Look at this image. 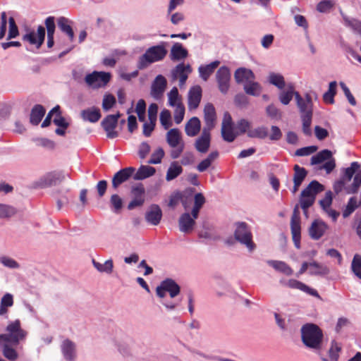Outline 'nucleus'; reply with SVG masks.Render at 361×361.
Returning <instances> with one entry per match:
<instances>
[{
    "label": "nucleus",
    "mask_w": 361,
    "mask_h": 361,
    "mask_svg": "<svg viewBox=\"0 0 361 361\" xmlns=\"http://www.w3.org/2000/svg\"><path fill=\"white\" fill-rule=\"evenodd\" d=\"M302 341L309 348L320 350L322 348L323 333L314 324L308 323L301 328Z\"/></svg>",
    "instance_id": "1"
},
{
    "label": "nucleus",
    "mask_w": 361,
    "mask_h": 361,
    "mask_svg": "<svg viewBox=\"0 0 361 361\" xmlns=\"http://www.w3.org/2000/svg\"><path fill=\"white\" fill-rule=\"evenodd\" d=\"M360 185H361V170L359 171L355 174L351 186L348 189H347V192L348 194L357 193Z\"/></svg>",
    "instance_id": "52"
},
{
    "label": "nucleus",
    "mask_w": 361,
    "mask_h": 361,
    "mask_svg": "<svg viewBox=\"0 0 361 361\" xmlns=\"http://www.w3.org/2000/svg\"><path fill=\"white\" fill-rule=\"evenodd\" d=\"M341 350V346L335 341L331 342V345L329 350V361H338L339 357V352Z\"/></svg>",
    "instance_id": "48"
},
{
    "label": "nucleus",
    "mask_w": 361,
    "mask_h": 361,
    "mask_svg": "<svg viewBox=\"0 0 361 361\" xmlns=\"http://www.w3.org/2000/svg\"><path fill=\"white\" fill-rule=\"evenodd\" d=\"M175 106L176 108L174 110L173 119L176 124H179L183 120L185 115V107L182 103H178Z\"/></svg>",
    "instance_id": "51"
},
{
    "label": "nucleus",
    "mask_w": 361,
    "mask_h": 361,
    "mask_svg": "<svg viewBox=\"0 0 361 361\" xmlns=\"http://www.w3.org/2000/svg\"><path fill=\"white\" fill-rule=\"evenodd\" d=\"M9 29L7 39H11L16 37L19 35V31L16 21L13 17L8 19Z\"/></svg>",
    "instance_id": "57"
},
{
    "label": "nucleus",
    "mask_w": 361,
    "mask_h": 361,
    "mask_svg": "<svg viewBox=\"0 0 361 361\" xmlns=\"http://www.w3.org/2000/svg\"><path fill=\"white\" fill-rule=\"evenodd\" d=\"M216 78L220 92L223 94L227 93L230 87L231 73L226 66H221L216 73Z\"/></svg>",
    "instance_id": "10"
},
{
    "label": "nucleus",
    "mask_w": 361,
    "mask_h": 361,
    "mask_svg": "<svg viewBox=\"0 0 361 361\" xmlns=\"http://www.w3.org/2000/svg\"><path fill=\"white\" fill-rule=\"evenodd\" d=\"M110 203L116 213H118L123 207V200L117 194L111 195Z\"/></svg>",
    "instance_id": "61"
},
{
    "label": "nucleus",
    "mask_w": 361,
    "mask_h": 361,
    "mask_svg": "<svg viewBox=\"0 0 361 361\" xmlns=\"http://www.w3.org/2000/svg\"><path fill=\"white\" fill-rule=\"evenodd\" d=\"M3 355L9 360L14 361L18 358V353L9 345L5 344L3 347Z\"/></svg>",
    "instance_id": "59"
},
{
    "label": "nucleus",
    "mask_w": 361,
    "mask_h": 361,
    "mask_svg": "<svg viewBox=\"0 0 361 361\" xmlns=\"http://www.w3.org/2000/svg\"><path fill=\"white\" fill-rule=\"evenodd\" d=\"M310 267L313 268L310 270V273L312 275H326L329 273V269L326 267H323L317 262L310 263Z\"/></svg>",
    "instance_id": "44"
},
{
    "label": "nucleus",
    "mask_w": 361,
    "mask_h": 361,
    "mask_svg": "<svg viewBox=\"0 0 361 361\" xmlns=\"http://www.w3.org/2000/svg\"><path fill=\"white\" fill-rule=\"evenodd\" d=\"M116 98L112 94H106L102 102V108L104 111H109L116 104Z\"/></svg>",
    "instance_id": "64"
},
{
    "label": "nucleus",
    "mask_w": 361,
    "mask_h": 361,
    "mask_svg": "<svg viewBox=\"0 0 361 361\" xmlns=\"http://www.w3.org/2000/svg\"><path fill=\"white\" fill-rule=\"evenodd\" d=\"M111 78L110 73L93 71L85 76V81L90 87L99 89L105 87L110 81Z\"/></svg>",
    "instance_id": "5"
},
{
    "label": "nucleus",
    "mask_w": 361,
    "mask_h": 361,
    "mask_svg": "<svg viewBox=\"0 0 361 361\" xmlns=\"http://www.w3.org/2000/svg\"><path fill=\"white\" fill-rule=\"evenodd\" d=\"M359 168L360 164L357 161L352 162L350 166L345 169L343 178L347 181H350Z\"/></svg>",
    "instance_id": "56"
},
{
    "label": "nucleus",
    "mask_w": 361,
    "mask_h": 361,
    "mask_svg": "<svg viewBox=\"0 0 361 361\" xmlns=\"http://www.w3.org/2000/svg\"><path fill=\"white\" fill-rule=\"evenodd\" d=\"M80 116L83 121L90 123H96L102 117L100 110L96 107H91L82 110L80 113Z\"/></svg>",
    "instance_id": "25"
},
{
    "label": "nucleus",
    "mask_w": 361,
    "mask_h": 361,
    "mask_svg": "<svg viewBox=\"0 0 361 361\" xmlns=\"http://www.w3.org/2000/svg\"><path fill=\"white\" fill-rule=\"evenodd\" d=\"M290 230L293 241L297 248L300 247L301 227L298 205H295L290 219Z\"/></svg>",
    "instance_id": "6"
},
{
    "label": "nucleus",
    "mask_w": 361,
    "mask_h": 361,
    "mask_svg": "<svg viewBox=\"0 0 361 361\" xmlns=\"http://www.w3.org/2000/svg\"><path fill=\"white\" fill-rule=\"evenodd\" d=\"M7 334H0L4 341L17 345L20 341L25 338L27 332L21 328L19 319L10 322L6 326Z\"/></svg>",
    "instance_id": "2"
},
{
    "label": "nucleus",
    "mask_w": 361,
    "mask_h": 361,
    "mask_svg": "<svg viewBox=\"0 0 361 361\" xmlns=\"http://www.w3.org/2000/svg\"><path fill=\"white\" fill-rule=\"evenodd\" d=\"M328 225L321 219H315L309 228V235L313 240L320 239L328 230Z\"/></svg>",
    "instance_id": "14"
},
{
    "label": "nucleus",
    "mask_w": 361,
    "mask_h": 361,
    "mask_svg": "<svg viewBox=\"0 0 361 361\" xmlns=\"http://www.w3.org/2000/svg\"><path fill=\"white\" fill-rule=\"evenodd\" d=\"M165 155L164 150L162 147H158L156 150L153 152L151 155V158L148 161V164H157L161 162L162 159Z\"/></svg>",
    "instance_id": "47"
},
{
    "label": "nucleus",
    "mask_w": 361,
    "mask_h": 361,
    "mask_svg": "<svg viewBox=\"0 0 361 361\" xmlns=\"http://www.w3.org/2000/svg\"><path fill=\"white\" fill-rule=\"evenodd\" d=\"M255 80H252L251 81L245 83L244 85V90L246 94L252 96H258L259 95L262 87L261 85L254 81Z\"/></svg>",
    "instance_id": "40"
},
{
    "label": "nucleus",
    "mask_w": 361,
    "mask_h": 361,
    "mask_svg": "<svg viewBox=\"0 0 361 361\" xmlns=\"http://www.w3.org/2000/svg\"><path fill=\"white\" fill-rule=\"evenodd\" d=\"M324 190L323 185L319 183L317 180H312L310 184L302 191L301 196L302 197H313L315 199L317 194L322 192Z\"/></svg>",
    "instance_id": "27"
},
{
    "label": "nucleus",
    "mask_w": 361,
    "mask_h": 361,
    "mask_svg": "<svg viewBox=\"0 0 361 361\" xmlns=\"http://www.w3.org/2000/svg\"><path fill=\"white\" fill-rule=\"evenodd\" d=\"M204 121L205 126L202 130L212 131L216 126V113L214 105L211 103H207L204 108Z\"/></svg>",
    "instance_id": "12"
},
{
    "label": "nucleus",
    "mask_w": 361,
    "mask_h": 361,
    "mask_svg": "<svg viewBox=\"0 0 361 361\" xmlns=\"http://www.w3.org/2000/svg\"><path fill=\"white\" fill-rule=\"evenodd\" d=\"M166 54L167 50L164 45L151 47L140 57L137 66L140 69L145 68L149 64L164 59Z\"/></svg>",
    "instance_id": "3"
},
{
    "label": "nucleus",
    "mask_w": 361,
    "mask_h": 361,
    "mask_svg": "<svg viewBox=\"0 0 361 361\" xmlns=\"http://www.w3.org/2000/svg\"><path fill=\"white\" fill-rule=\"evenodd\" d=\"M317 149L318 147L314 145L302 147L295 151V155L298 157L308 156L315 152Z\"/></svg>",
    "instance_id": "63"
},
{
    "label": "nucleus",
    "mask_w": 361,
    "mask_h": 361,
    "mask_svg": "<svg viewBox=\"0 0 361 361\" xmlns=\"http://www.w3.org/2000/svg\"><path fill=\"white\" fill-rule=\"evenodd\" d=\"M171 115L169 110H163L159 116L160 122L165 129H168L171 126Z\"/></svg>",
    "instance_id": "60"
},
{
    "label": "nucleus",
    "mask_w": 361,
    "mask_h": 361,
    "mask_svg": "<svg viewBox=\"0 0 361 361\" xmlns=\"http://www.w3.org/2000/svg\"><path fill=\"white\" fill-rule=\"evenodd\" d=\"M195 219H196L189 213H183L178 220L180 231L185 233H191L195 225Z\"/></svg>",
    "instance_id": "18"
},
{
    "label": "nucleus",
    "mask_w": 361,
    "mask_h": 361,
    "mask_svg": "<svg viewBox=\"0 0 361 361\" xmlns=\"http://www.w3.org/2000/svg\"><path fill=\"white\" fill-rule=\"evenodd\" d=\"M180 291L179 285L171 279H166L161 282L160 285L157 287L156 293L157 296L162 298L168 292L171 298H175Z\"/></svg>",
    "instance_id": "7"
},
{
    "label": "nucleus",
    "mask_w": 361,
    "mask_h": 361,
    "mask_svg": "<svg viewBox=\"0 0 361 361\" xmlns=\"http://www.w3.org/2000/svg\"><path fill=\"white\" fill-rule=\"evenodd\" d=\"M45 34V27L39 25L37 33L33 30H28L22 39L24 42H27L31 45H35L37 49H39L44 42Z\"/></svg>",
    "instance_id": "8"
},
{
    "label": "nucleus",
    "mask_w": 361,
    "mask_h": 361,
    "mask_svg": "<svg viewBox=\"0 0 361 361\" xmlns=\"http://www.w3.org/2000/svg\"><path fill=\"white\" fill-rule=\"evenodd\" d=\"M46 110L41 104H36L30 112V122L33 126H37L45 114Z\"/></svg>",
    "instance_id": "28"
},
{
    "label": "nucleus",
    "mask_w": 361,
    "mask_h": 361,
    "mask_svg": "<svg viewBox=\"0 0 361 361\" xmlns=\"http://www.w3.org/2000/svg\"><path fill=\"white\" fill-rule=\"evenodd\" d=\"M234 78L237 83H247L255 79L253 72L245 68H238L234 73Z\"/></svg>",
    "instance_id": "23"
},
{
    "label": "nucleus",
    "mask_w": 361,
    "mask_h": 361,
    "mask_svg": "<svg viewBox=\"0 0 361 361\" xmlns=\"http://www.w3.org/2000/svg\"><path fill=\"white\" fill-rule=\"evenodd\" d=\"M191 72L192 68L189 64L180 63L172 70L171 75L173 80L179 79V85L182 86L185 83Z\"/></svg>",
    "instance_id": "13"
},
{
    "label": "nucleus",
    "mask_w": 361,
    "mask_h": 361,
    "mask_svg": "<svg viewBox=\"0 0 361 361\" xmlns=\"http://www.w3.org/2000/svg\"><path fill=\"white\" fill-rule=\"evenodd\" d=\"M156 173V169L149 166L142 165L133 174L135 180H143L150 176H152Z\"/></svg>",
    "instance_id": "31"
},
{
    "label": "nucleus",
    "mask_w": 361,
    "mask_h": 361,
    "mask_svg": "<svg viewBox=\"0 0 361 361\" xmlns=\"http://www.w3.org/2000/svg\"><path fill=\"white\" fill-rule=\"evenodd\" d=\"M135 171L134 167H126L116 172L112 178V187L117 189L118 187L127 181Z\"/></svg>",
    "instance_id": "15"
},
{
    "label": "nucleus",
    "mask_w": 361,
    "mask_h": 361,
    "mask_svg": "<svg viewBox=\"0 0 361 361\" xmlns=\"http://www.w3.org/2000/svg\"><path fill=\"white\" fill-rule=\"evenodd\" d=\"M295 97L297 102V105L301 112L302 115L309 114L312 115V105L307 104V102L296 92H295Z\"/></svg>",
    "instance_id": "38"
},
{
    "label": "nucleus",
    "mask_w": 361,
    "mask_h": 361,
    "mask_svg": "<svg viewBox=\"0 0 361 361\" xmlns=\"http://www.w3.org/2000/svg\"><path fill=\"white\" fill-rule=\"evenodd\" d=\"M235 238L245 245L250 250H253L255 245L252 241V234L248 225L245 222H238L235 224Z\"/></svg>",
    "instance_id": "4"
},
{
    "label": "nucleus",
    "mask_w": 361,
    "mask_h": 361,
    "mask_svg": "<svg viewBox=\"0 0 361 361\" xmlns=\"http://www.w3.org/2000/svg\"><path fill=\"white\" fill-rule=\"evenodd\" d=\"M167 86L166 79L162 75H158L151 85L150 94L156 100L162 98Z\"/></svg>",
    "instance_id": "11"
},
{
    "label": "nucleus",
    "mask_w": 361,
    "mask_h": 361,
    "mask_svg": "<svg viewBox=\"0 0 361 361\" xmlns=\"http://www.w3.org/2000/svg\"><path fill=\"white\" fill-rule=\"evenodd\" d=\"M267 263L276 271L282 272L287 276H290L293 274V269L284 262L269 260L267 262Z\"/></svg>",
    "instance_id": "36"
},
{
    "label": "nucleus",
    "mask_w": 361,
    "mask_h": 361,
    "mask_svg": "<svg viewBox=\"0 0 361 361\" xmlns=\"http://www.w3.org/2000/svg\"><path fill=\"white\" fill-rule=\"evenodd\" d=\"M293 171H294V174H293L294 185H293L292 192H293V193H295L298 190L299 187L301 185L302 183L305 180V178H306V176L307 175V171L305 168L300 167L299 165H297V164H295L293 166Z\"/></svg>",
    "instance_id": "21"
},
{
    "label": "nucleus",
    "mask_w": 361,
    "mask_h": 361,
    "mask_svg": "<svg viewBox=\"0 0 361 361\" xmlns=\"http://www.w3.org/2000/svg\"><path fill=\"white\" fill-rule=\"evenodd\" d=\"M211 131L202 130L201 135L195 140V147L200 153H206L210 147Z\"/></svg>",
    "instance_id": "16"
},
{
    "label": "nucleus",
    "mask_w": 361,
    "mask_h": 361,
    "mask_svg": "<svg viewBox=\"0 0 361 361\" xmlns=\"http://www.w3.org/2000/svg\"><path fill=\"white\" fill-rule=\"evenodd\" d=\"M334 5L332 0H322L317 5V10L320 13L329 12Z\"/></svg>",
    "instance_id": "55"
},
{
    "label": "nucleus",
    "mask_w": 361,
    "mask_h": 361,
    "mask_svg": "<svg viewBox=\"0 0 361 361\" xmlns=\"http://www.w3.org/2000/svg\"><path fill=\"white\" fill-rule=\"evenodd\" d=\"M57 23L59 29L66 34L71 42L74 39V32L71 25V21L66 17L61 16L58 18Z\"/></svg>",
    "instance_id": "30"
},
{
    "label": "nucleus",
    "mask_w": 361,
    "mask_h": 361,
    "mask_svg": "<svg viewBox=\"0 0 361 361\" xmlns=\"http://www.w3.org/2000/svg\"><path fill=\"white\" fill-rule=\"evenodd\" d=\"M237 135V133L234 132L233 126L221 128V136L223 139L228 142H233Z\"/></svg>",
    "instance_id": "50"
},
{
    "label": "nucleus",
    "mask_w": 361,
    "mask_h": 361,
    "mask_svg": "<svg viewBox=\"0 0 361 361\" xmlns=\"http://www.w3.org/2000/svg\"><path fill=\"white\" fill-rule=\"evenodd\" d=\"M343 20L347 26L350 27L361 36V22L356 19H349L343 16Z\"/></svg>",
    "instance_id": "58"
},
{
    "label": "nucleus",
    "mask_w": 361,
    "mask_h": 361,
    "mask_svg": "<svg viewBox=\"0 0 361 361\" xmlns=\"http://www.w3.org/2000/svg\"><path fill=\"white\" fill-rule=\"evenodd\" d=\"M13 296L11 293H6L1 299L0 302V316L8 313V308L13 305Z\"/></svg>",
    "instance_id": "37"
},
{
    "label": "nucleus",
    "mask_w": 361,
    "mask_h": 361,
    "mask_svg": "<svg viewBox=\"0 0 361 361\" xmlns=\"http://www.w3.org/2000/svg\"><path fill=\"white\" fill-rule=\"evenodd\" d=\"M162 212L157 204H152L145 214L146 221L152 225L157 226L160 223Z\"/></svg>",
    "instance_id": "19"
},
{
    "label": "nucleus",
    "mask_w": 361,
    "mask_h": 361,
    "mask_svg": "<svg viewBox=\"0 0 361 361\" xmlns=\"http://www.w3.org/2000/svg\"><path fill=\"white\" fill-rule=\"evenodd\" d=\"M183 168L177 161L171 163L166 175V180L171 181L183 173Z\"/></svg>",
    "instance_id": "32"
},
{
    "label": "nucleus",
    "mask_w": 361,
    "mask_h": 361,
    "mask_svg": "<svg viewBox=\"0 0 361 361\" xmlns=\"http://www.w3.org/2000/svg\"><path fill=\"white\" fill-rule=\"evenodd\" d=\"M267 128L264 126L258 127L247 131V136L252 138L256 137L259 139H264L267 137Z\"/></svg>",
    "instance_id": "43"
},
{
    "label": "nucleus",
    "mask_w": 361,
    "mask_h": 361,
    "mask_svg": "<svg viewBox=\"0 0 361 361\" xmlns=\"http://www.w3.org/2000/svg\"><path fill=\"white\" fill-rule=\"evenodd\" d=\"M120 117L121 114L118 112L115 115H108L102 120L101 125L106 133L107 137L113 139L118 137V134L115 131V128Z\"/></svg>",
    "instance_id": "9"
},
{
    "label": "nucleus",
    "mask_w": 361,
    "mask_h": 361,
    "mask_svg": "<svg viewBox=\"0 0 361 361\" xmlns=\"http://www.w3.org/2000/svg\"><path fill=\"white\" fill-rule=\"evenodd\" d=\"M295 92L293 91V88L290 87L289 90L286 91H282L279 94V101L284 105H288L290 102L292 100L293 95H295Z\"/></svg>",
    "instance_id": "54"
},
{
    "label": "nucleus",
    "mask_w": 361,
    "mask_h": 361,
    "mask_svg": "<svg viewBox=\"0 0 361 361\" xmlns=\"http://www.w3.org/2000/svg\"><path fill=\"white\" fill-rule=\"evenodd\" d=\"M65 177L61 173L51 172L40 179V187H48L62 182Z\"/></svg>",
    "instance_id": "20"
},
{
    "label": "nucleus",
    "mask_w": 361,
    "mask_h": 361,
    "mask_svg": "<svg viewBox=\"0 0 361 361\" xmlns=\"http://www.w3.org/2000/svg\"><path fill=\"white\" fill-rule=\"evenodd\" d=\"M16 213V209L7 204H0V218H8Z\"/></svg>",
    "instance_id": "53"
},
{
    "label": "nucleus",
    "mask_w": 361,
    "mask_h": 361,
    "mask_svg": "<svg viewBox=\"0 0 361 361\" xmlns=\"http://www.w3.org/2000/svg\"><path fill=\"white\" fill-rule=\"evenodd\" d=\"M269 82L279 89H283L285 87V81L283 75L272 73L269 77Z\"/></svg>",
    "instance_id": "49"
},
{
    "label": "nucleus",
    "mask_w": 361,
    "mask_h": 361,
    "mask_svg": "<svg viewBox=\"0 0 361 361\" xmlns=\"http://www.w3.org/2000/svg\"><path fill=\"white\" fill-rule=\"evenodd\" d=\"M92 264L94 268L99 272L111 274L113 271L114 264L111 259H108L103 264L92 259Z\"/></svg>",
    "instance_id": "42"
},
{
    "label": "nucleus",
    "mask_w": 361,
    "mask_h": 361,
    "mask_svg": "<svg viewBox=\"0 0 361 361\" xmlns=\"http://www.w3.org/2000/svg\"><path fill=\"white\" fill-rule=\"evenodd\" d=\"M359 203L357 202L355 197H352L349 199L345 209L343 212V216L346 218L349 216L358 207Z\"/></svg>",
    "instance_id": "45"
},
{
    "label": "nucleus",
    "mask_w": 361,
    "mask_h": 361,
    "mask_svg": "<svg viewBox=\"0 0 361 361\" xmlns=\"http://www.w3.org/2000/svg\"><path fill=\"white\" fill-rule=\"evenodd\" d=\"M44 25L47 30V47L51 48L54 44V32L56 29L55 18L49 16L44 20Z\"/></svg>",
    "instance_id": "24"
},
{
    "label": "nucleus",
    "mask_w": 361,
    "mask_h": 361,
    "mask_svg": "<svg viewBox=\"0 0 361 361\" xmlns=\"http://www.w3.org/2000/svg\"><path fill=\"white\" fill-rule=\"evenodd\" d=\"M205 202H206L205 197L202 193L199 192V193H196L195 195L194 205H193V207H192V209L191 212V215L195 219H197L200 211Z\"/></svg>",
    "instance_id": "34"
},
{
    "label": "nucleus",
    "mask_w": 361,
    "mask_h": 361,
    "mask_svg": "<svg viewBox=\"0 0 361 361\" xmlns=\"http://www.w3.org/2000/svg\"><path fill=\"white\" fill-rule=\"evenodd\" d=\"M337 82L332 81L329 83V90L323 95V100L326 104H334V97L336 94Z\"/></svg>",
    "instance_id": "39"
},
{
    "label": "nucleus",
    "mask_w": 361,
    "mask_h": 361,
    "mask_svg": "<svg viewBox=\"0 0 361 361\" xmlns=\"http://www.w3.org/2000/svg\"><path fill=\"white\" fill-rule=\"evenodd\" d=\"M201 130V122L200 120L194 116L191 118L186 123L185 126V134L189 137H195L197 135Z\"/></svg>",
    "instance_id": "22"
},
{
    "label": "nucleus",
    "mask_w": 361,
    "mask_h": 361,
    "mask_svg": "<svg viewBox=\"0 0 361 361\" xmlns=\"http://www.w3.org/2000/svg\"><path fill=\"white\" fill-rule=\"evenodd\" d=\"M312 115H310V114L306 115H302V131L304 134L306 135H311L310 126L312 123Z\"/></svg>",
    "instance_id": "62"
},
{
    "label": "nucleus",
    "mask_w": 361,
    "mask_h": 361,
    "mask_svg": "<svg viewBox=\"0 0 361 361\" xmlns=\"http://www.w3.org/2000/svg\"><path fill=\"white\" fill-rule=\"evenodd\" d=\"M332 153L329 149H323L317 153L316 155H314L311 158V164L316 165L321 164L325 160H329L331 158Z\"/></svg>",
    "instance_id": "41"
},
{
    "label": "nucleus",
    "mask_w": 361,
    "mask_h": 361,
    "mask_svg": "<svg viewBox=\"0 0 361 361\" xmlns=\"http://www.w3.org/2000/svg\"><path fill=\"white\" fill-rule=\"evenodd\" d=\"M351 269L354 274L361 279V255L355 254L352 261Z\"/></svg>",
    "instance_id": "46"
},
{
    "label": "nucleus",
    "mask_w": 361,
    "mask_h": 361,
    "mask_svg": "<svg viewBox=\"0 0 361 361\" xmlns=\"http://www.w3.org/2000/svg\"><path fill=\"white\" fill-rule=\"evenodd\" d=\"M220 62L219 61H215L212 62L211 63L202 66L199 68V73L200 77L204 80L207 81L210 75L213 73L214 70L218 67Z\"/></svg>",
    "instance_id": "33"
},
{
    "label": "nucleus",
    "mask_w": 361,
    "mask_h": 361,
    "mask_svg": "<svg viewBox=\"0 0 361 361\" xmlns=\"http://www.w3.org/2000/svg\"><path fill=\"white\" fill-rule=\"evenodd\" d=\"M188 55L187 49L183 48L180 43H175L171 49L170 57L173 61H179L185 59Z\"/></svg>",
    "instance_id": "29"
},
{
    "label": "nucleus",
    "mask_w": 361,
    "mask_h": 361,
    "mask_svg": "<svg viewBox=\"0 0 361 361\" xmlns=\"http://www.w3.org/2000/svg\"><path fill=\"white\" fill-rule=\"evenodd\" d=\"M62 353L66 360L73 361L75 355L74 343L70 340L64 341L62 345Z\"/></svg>",
    "instance_id": "35"
},
{
    "label": "nucleus",
    "mask_w": 361,
    "mask_h": 361,
    "mask_svg": "<svg viewBox=\"0 0 361 361\" xmlns=\"http://www.w3.org/2000/svg\"><path fill=\"white\" fill-rule=\"evenodd\" d=\"M166 142L172 148H175L179 145L184 144L181 133L178 128H172L167 132Z\"/></svg>",
    "instance_id": "26"
},
{
    "label": "nucleus",
    "mask_w": 361,
    "mask_h": 361,
    "mask_svg": "<svg viewBox=\"0 0 361 361\" xmlns=\"http://www.w3.org/2000/svg\"><path fill=\"white\" fill-rule=\"evenodd\" d=\"M202 88L200 85H196L190 88L188 92V106L190 110L196 109L201 102Z\"/></svg>",
    "instance_id": "17"
}]
</instances>
